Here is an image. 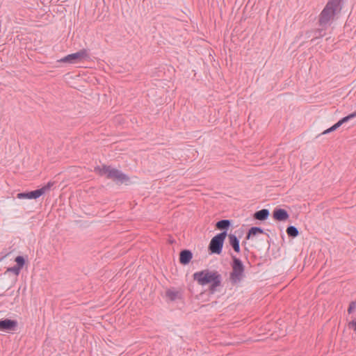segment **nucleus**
Masks as SVG:
<instances>
[{"label": "nucleus", "mask_w": 356, "mask_h": 356, "mask_svg": "<svg viewBox=\"0 0 356 356\" xmlns=\"http://www.w3.org/2000/svg\"><path fill=\"white\" fill-rule=\"evenodd\" d=\"M356 118V111L352 113L348 114V115L340 119L337 123H335L334 125H332L331 127L325 130L322 134H327L330 132H332L335 130H337L339 127H341L343 124L347 122L350 120H352L353 118Z\"/></svg>", "instance_id": "9"}, {"label": "nucleus", "mask_w": 356, "mask_h": 356, "mask_svg": "<svg viewBox=\"0 0 356 356\" xmlns=\"http://www.w3.org/2000/svg\"><path fill=\"white\" fill-rule=\"evenodd\" d=\"M342 1L343 0H328L325 7L337 14L342 9Z\"/></svg>", "instance_id": "13"}, {"label": "nucleus", "mask_w": 356, "mask_h": 356, "mask_svg": "<svg viewBox=\"0 0 356 356\" xmlns=\"http://www.w3.org/2000/svg\"><path fill=\"white\" fill-rule=\"evenodd\" d=\"M264 231L262 228L259 227H252L248 231L245 239L249 240L251 237L254 236L259 234H264Z\"/></svg>", "instance_id": "16"}, {"label": "nucleus", "mask_w": 356, "mask_h": 356, "mask_svg": "<svg viewBox=\"0 0 356 356\" xmlns=\"http://www.w3.org/2000/svg\"><path fill=\"white\" fill-rule=\"evenodd\" d=\"M356 308V301H351L349 304L347 312L349 314L353 313Z\"/></svg>", "instance_id": "22"}, {"label": "nucleus", "mask_w": 356, "mask_h": 356, "mask_svg": "<svg viewBox=\"0 0 356 356\" xmlns=\"http://www.w3.org/2000/svg\"><path fill=\"white\" fill-rule=\"evenodd\" d=\"M232 221L231 220L223 219L220 220L216 223V228L220 230L221 232L218 234L223 235L226 237L227 236V230L232 226Z\"/></svg>", "instance_id": "11"}, {"label": "nucleus", "mask_w": 356, "mask_h": 356, "mask_svg": "<svg viewBox=\"0 0 356 356\" xmlns=\"http://www.w3.org/2000/svg\"><path fill=\"white\" fill-rule=\"evenodd\" d=\"M337 13L324 7L318 15V24L319 26L328 27L334 19Z\"/></svg>", "instance_id": "6"}, {"label": "nucleus", "mask_w": 356, "mask_h": 356, "mask_svg": "<svg viewBox=\"0 0 356 356\" xmlns=\"http://www.w3.org/2000/svg\"><path fill=\"white\" fill-rule=\"evenodd\" d=\"M305 34L307 38H310L312 35H314L313 30L307 31Z\"/></svg>", "instance_id": "24"}, {"label": "nucleus", "mask_w": 356, "mask_h": 356, "mask_svg": "<svg viewBox=\"0 0 356 356\" xmlns=\"http://www.w3.org/2000/svg\"><path fill=\"white\" fill-rule=\"evenodd\" d=\"M269 214H270V213H269L268 209H262L259 211H256L254 213L253 217L255 220L263 221V220H266L268 218Z\"/></svg>", "instance_id": "15"}, {"label": "nucleus", "mask_w": 356, "mask_h": 356, "mask_svg": "<svg viewBox=\"0 0 356 356\" xmlns=\"http://www.w3.org/2000/svg\"><path fill=\"white\" fill-rule=\"evenodd\" d=\"M3 296V294H0V296Z\"/></svg>", "instance_id": "27"}, {"label": "nucleus", "mask_w": 356, "mask_h": 356, "mask_svg": "<svg viewBox=\"0 0 356 356\" xmlns=\"http://www.w3.org/2000/svg\"><path fill=\"white\" fill-rule=\"evenodd\" d=\"M286 232L289 237L293 238L297 237L300 234L298 228L293 225L288 226Z\"/></svg>", "instance_id": "19"}, {"label": "nucleus", "mask_w": 356, "mask_h": 356, "mask_svg": "<svg viewBox=\"0 0 356 356\" xmlns=\"http://www.w3.org/2000/svg\"><path fill=\"white\" fill-rule=\"evenodd\" d=\"M88 51L86 49H81L80 51L69 54L60 60L62 63H76L83 58H88Z\"/></svg>", "instance_id": "7"}, {"label": "nucleus", "mask_w": 356, "mask_h": 356, "mask_svg": "<svg viewBox=\"0 0 356 356\" xmlns=\"http://www.w3.org/2000/svg\"><path fill=\"white\" fill-rule=\"evenodd\" d=\"M193 258V253L191 250L184 249L179 252V263L182 265L188 264Z\"/></svg>", "instance_id": "12"}, {"label": "nucleus", "mask_w": 356, "mask_h": 356, "mask_svg": "<svg viewBox=\"0 0 356 356\" xmlns=\"http://www.w3.org/2000/svg\"><path fill=\"white\" fill-rule=\"evenodd\" d=\"M54 181H49L46 185L43 186L40 188L19 193L17 194V198L18 199H37L44 195L47 191H50L51 188L54 185Z\"/></svg>", "instance_id": "4"}, {"label": "nucleus", "mask_w": 356, "mask_h": 356, "mask_svg": "<svg viewBox=\"0 0 356 356\" xmlns=\"http://www.w3.org/2000/svg\"><path fill=\"white\" fill-rule=\"evenodd\" d=\"M245 251H247V252H248V251H249V250H248V248H245Z\"/></svg>", "instance_id": "26"}, {"label": "nucleus", "mask_w": 356, "mask_h": 356, "mask_svg": "<svg viewBox=\"0 0 356 356\" xmlns=\"http://www.w3.org/2000/svg\"><path fill=\"white\" fill-rule=\"evenodd\" d=\"M94 171L100 176L106 175L107 179L115 181L118 184L129 181V177L120 170L111 168V166L103 165L102 167L96 166Z\"/></svg>", "instance_id": "2"}, {"label": "nucleus", "mask_w": 356, "mask_h": 356, "mask_svg": "<svg viewBox=\"0 0 356 356\" xmlns=\"http://www.w3.org/2000/svg\"><path fill=\"white\" fill-rule=\"evenodd\" d=\"M231 258L232 271L229 273V281L234 286L245 277V266L242 261L235 255H232Z\"/></svg>", "instance_id": "3"}, {"label": "nucleus", "mask_w": 356, "mask_h": 356, "mask_svg": "<svg viewBox=\"0 0 356 356\" xmlns=\"http://www.w3.org/2000/svg\"><path fill=\"white\" fill-rule=\"evenodd\" d=\"M321 28L316 29L313 30L314 32V38L312 39V41H314V40L317 38H320L323 37L325 35V30L327 29V27L324 26H320Z\"/></svg>", "instance_id": "18"}, {"label": "nucleus", "mask_w": 356, "mask_h": 356, "mask_svg": "<svg viewBox=\"0 0 356 356\" xmlns=\"http://www.w3.org/2000/svg\"><path fill=\"white\" fill-rule=\"evenodd\" d=\"M273 218L278 222H284L289 219V214L286 210L280 207H275L273 211Z\"/></svg>", "instance_id": "10"}, {"label": "nucleus", "mask_w": 356, "mask_h": 356, "mask_svg": "<svg viewBox=\"0 0 356 356\" xmlns=\"http://www.w3.org/2000/svg\"><path fill=\"white\" fill-rule=\"evenodd\" d=\"M348 327L356 331V318L348 323Z\"/></svg>", "instance_id": "23"}, {"label": "nucleus", "mask_w": 356, "mask_h": 356, "mask_svg": "<svg viewBox=\"0 0 356 356\" xmlns=\"http://www.w3.org/2000/svg\"><path fill=\"white\" fill-rule=\"evenodd\" d=\"M245 244H246V242H245V241H243V242L242 243V245H245Z\"/></svg>", "instance_id": "25"}, {"label": "nucleus", "mask_w": 356, "mask_h": 356, "mask_svg": "<svg viewBox=\"0 0 356 356\" xmlns=\"http://www.w3.org/2000/svg\"><path fill=\"white\" fill-rule=\"evenodd\" d=\"M17 327V321L10 318L0 319V330L10 332L15 330Z\"/></svg>", "instance_id": "8"}, {"label": "nucleus", "mask_w": 356, "mask_h": 356, "mask_svg": "<svg viewBox=\"0 0 356 356\" xmlns=\"http://www.w3.org/2000/svg\"><path fill=\"white\" fill-rule=\"evenodd\" d=\"M20 270L21 269L15 265L13 267L8 268L6 272L13 273L16 276H17L19 275Z\"/></svg>", "instance_id": "21"}, {"label": "nucleus", "mask_w": 356, "mask_h": 356, "mask_svg": "<svg viewBox=\"0 0 356 356\" xmlns=\"http://www.w3.org/2000/svg\"><path fill=\"white\" fill-rule=\"evenodd\" d=\"M165 296L170 300L175 301L177 298H180V293L177 291L168 289L165 291Z\"/></svg>", "instance_id": "17"}, {"label": "nucleus", "mask_w": 356, "mask_h": 356, "mask_svg": "<svg viewBox=\"0 0 356 356\" xmlns=\"http://www.w3.org/2000/svg\"><path fill=\"white\" fill-rule=\"evenodd\" d=\"M228 237L229 245L236 252L239 253L241 251L239 239L236 235L232 234H229Z\"/></svg>", "instance_id": "14"}, {"label": "nucleus", "mask_w": 356, "mask_h": 356, "mask_svg": "<svg viewBox=\"0 0 356 356\" xmlns=\"http://www.w3.org/2000/svg\"><path fill=\"white\" fill-rule=\"evenodd\" d=\"M193 278L199 285L205 286L209 284V293L214 294L217 291V288L221 286L222 276L217 270H210L204 269L195 272L193 275Z\"/></svg>", "instance_id": "1"}, {"label": "nucleus", "mask_w": 356, "mask_h": 356, "mask_svg": "<svg viewBox=\"0 0 356 356\" xmlns=\"http://www.w3.org/2000/svg\"><path fill=\"white\" fill-rule=\"evenodd\" d=\"M226 237L223 235L217 234L214 236L208 246L209 254H220L222 251L224 241Z\"/></svg>", "instance_id": "5"}, {"label": "nucleus", "mask_w": 356, "mask_h": 356, "mask_svg": "<svg viewBox=\"0 0 356 356\" xmlns=\"http://www.w3.org/2000/svg\"><path fill=\"white\" fill-rule=\"evenodd\" d=\"M15 261L16 262V266L19 267L20 269H22L24 267L26 263L24 257L20 255L17 256L15 257Z\"/></svg>", "instance_id": "20"}]
</instances>
